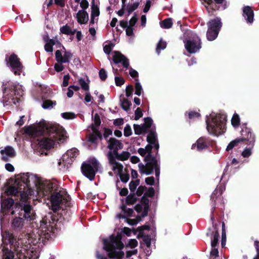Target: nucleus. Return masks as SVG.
<instances>
[{
	"instance_id": "obj_1",
	"label": "nucleus",
	"mask_w": 259,
	"mask_h": 259,
	"mask_svg": "<svg viewBox=\"0 0 259 259\" xmlns=\"http://www.w3.org/2000/svg\"><path fill=\"white\" fill-rule=\"evenodd\" d=\"M11 222V228L15 231H21L24 225V220L31 221L35 219V213L32 206L28 203L17 202L15 209L11 212V215H16Z\"/></svg>"
},
{
	"instance_id": "obj_2",
	"label": "nucleus",
	"mask_w": 259,
	"mask_h": 259,
	"mask_svg": "<svg viewBox=\"0 0 259 259\" xmlns=\"http://www.w3.org/2000/svg\"><path fill=\"white\" fill-rule=\"evenodd\" d=\"M46 130L48 138H44L39 142L41 148L49 150L54 147L56 141L64 142L66 139V132L58 124H46L43 127V132Z\"/></svg>"
},
{
	"instance_id": "obj_3",
	"label": "nucleus",
	"mask_w": 259,
	"mask_h": 259,
	"mask_svg": "<svg viewBox=\"0 0 259 259\" xmlns=\"http://www.w3.org/2000/svg\"><path fill=\"white\" fill-rule=\"evenodd\" d=\"M122 235L118 233L116 236L112 235L110 240H104V249L108 252V256L110 258L122 259L124 253L121 250L124 247L122 241Z\"/></svg>"
},
{
	"instance_id": "obj_4",
	"label": "nucleus",
	"mask_w": 259,
	"mask_h": 259,
	"mask_svg": "<svg viewBox=\"0 0 259 259\" xmlns=\"http://www.w3.org/2000/svg\"><path fill=\"white\" fill-rule=\"evenodd\" d=\"M227 116L217 114L206 120V128L209 134L218 136L225 132Z\"/></svg>"
},
{
	"instance_id": "obj_5",
	"label": "nucleus",
	"mask_w": 259,
	"mask_h": 259,
	"mask_svg": "<svg viewBox=\"0 0 259 259\" xmlns=\"http://www.w3.org/2000/svg\"><path fill=\"white\" fill-rule=\"evenodd\" d=\"M241 135L245 137V141L243 143L247 145L248 147L244 149L241 153L242 156L244 158L249 157L252 154V149L254 146L255 142V136L253 134L250 128L247 126V123H243L242 125V130L241 131Z\"/></svg>"
},
{
	"instance_id": "obj_6",
	"label": "nucleus",
	"mask_w": 259,
	"mask_h": 259,
	"mask_svg": "<svg viewBox=\"0 0 259 259\" xmlns=\"http://www.w3.org/2000/svg\"><path fill=\"white\" fill-rule=\"evenodd\" d=\"M58 217L52 213L45 216L40 222V227L44 232V236L46 239L49 240L51 238L52 233H54V230L56 228Z\"/></svg>"
},
{
	"instance_id": "obj_7",
	"label": "nucleus",
	"mask_w": 259,
	"mask_h": 259,
	"mask_svg": "<svg viewBox=\"0 0 259 259\" xmlns=\"http://www.w3.org/2000/svg\"><path fill=\"white\" fill-rule=\"evenodd\" d=\"M222 194V191L221 189H215L214 190V191L211 195L210 199L212 200V208L211 209L210 220L212 224L213 230H211V229H208V232L206 234L207 236H212V235L213 234V233L216 232V231L219 232L218 225L216 223H214L215 220L214 212L215 211V207L217 205L216 200L218 199H221V196Z\"/></svg>"
},
{
	"instance_id": "obj_8",
	"label": "nucleus",
	"mask_w": 259,
	"mask_h": 259,
	"mask_svg": "<svg viewBox=\"0 0 259 259\" xmlns=\"http://www.w3.org/2000/svg\"><path fill=\"white\" fill-rule=\"evenodd\" d=\"M203 2V4L206 8L208 13L212 15L214 12L221 9L222 10L227 8V2L226 0H200Z\"/></svg>"
},
{
	"instance_id": "obj_9",
	"label": "nucleus",
	"mask_w": 259,
	"mask_h": 259,
	"mask_svg": "<svg viewBox=\"0 0 259 259\" xmlns=\"http://www.w3.org/2000/svg\"><path fill=\"white\" fill-rule=\"evenodd\" d=\"M140 172L141 174H145L149 175L153 172L154 169L155 172V176L157 180L159 179L160 175V164L158 160H155L152 162H147L146 165L140 163L138 165Z\"/></svg>"
},
{
	"instance_id": "obj_10",
	"label": "nucleus",
	"mask_w": 259,
	"mask_h": 259,
	"mask_svg": "<svg viewBox=\"0 0 259 259\" xmlns=\"http://www.w3.org/2000/svg\"><path fill=\"white\" fill-rule=\"evenodd\" d=\"M5 60L7 65L11 68V70L16 75H20L22 71L23 65L17 55L13 53L10 56L6 55Z\"/></svg>"
},
{
	"instance_id": "obj_11",
	"label": "nucleus",
	"mask_w": 259,
	"mask_h": 259,
	"mask_svg": "<svg viewBox=\"0 0 259 259\" xmlns=\"http://www.w3.org/2000/svg\"><path fill=\"white\" fill-rule=\"evenodd\" d=\"M98 168L99 163L95 160L92 162V165L90 163L83 162L81 166V170L85 177L90 181H93Z\"/></svg>"
},
{
	"instance_id": "obj_12",
	"label": "nucleus",
	"mask_w": 259,
	"mask_h": 259,
	"mask_svg": "<svg viewBox=\"0 0 259 259\" xmlns=\"http://www.w3.org/2000/svg\"><path fill=\"white\" fill-rule=\"evenodd\" d=\"M214 143L215 142L209 137L202 136L198 139L196 142L192 144L191 149H196L197 151L201 152L203 150L208 149L210 146H213Z\"/></svg>"
},
{
	"instance_id": "obj_13",
	"label": "nucleus",
	"mask_w": 259,
	"mask_h": 259,
	"mask_svg": "<svg viewBox=\"0 0 259 259\" xmlns=\"http://www.w3.org/2000/svg\"><path fill=\"white\" fill-rule=\"evenodd\" d=\"M57 188V185L50 181L38 182V191L44 196H50Z\"/></svg>"
},
{
	"instance_id": "obj_14",
	"label": "nucleus",
	"mask_w": 259,
	"mask_h": 259,
	"mask_svg": "<svg viewBox=\"0 0 259 259\" xmlns=\"http://www.w3.org/2000/svg\"><path fill=\"white\" fill-rule=\"evenodd\" d=\"M22 186V185L21 184L20 187L15 186H10L6 189V193L8 196H17L20 195L21 202H19L27 203L26 201L28 198V196L24 190H22L23 188L21 187Z\"/></svg>"
},
{
	"instance_id": "obj_15",
	"label": "nucleus",
	"mask_w": 259,
	"mask_h": 259,
	"mask_svg": "<svg viewBox=\"0 0 259 259\" xmlns=\"http://www.w3.org/2000/svg\"><path fill=\"white\" fill-rule=\"evenodd\" d=\"M185 47L187 52L190 54L195 53L201 48L200 38L196 36L185 42Z\"/></svg>"
},
{
	"instance_id": "obj_16",
	"label": "nucleus",
	"mask_w": 259,
	"mask_h": 259,
	"mask_svg": "<svg viewBox=\"0 0 259 259\" xmlns=\"http://www.w3.org/2000/svg\"><path fill=\"white\" fill-rule=\"evenodd\" d=\"M50 200L53 206L59 208L61 204L65 205L68 202V199L60 192H57L56 189L50 196Z\"/></svg>"
},
{
	"instance_id": "obj_17",
	"label": "nucleus",
	"mask_w": 259,
	"mask_h": 259,
	"mask_svg": "<svg viewBox=\"0 0 259 259\" xmlns=\"http://www.w3.org/2000/svg\"><path fill=\"white\" fill-rule=\"evenodd\" d=\"M14 200L10 197L2 199L1 202V213L4 215L11 214V212L15 209L16 203Z\"/></svg>"
},
{
	"instance_id": "obj_18",
	"label": "nucleus",
	"mask_w": 259,
	"mask_h": 259,
	"mask_svg": "<svg viewBox=\"0 0 259 259\" xmlns=\"http://www.w3.org/2000/svg\"><path fill=\"white\" fill-rule=\"evenodd\" d=\"M108 144L107 148L110 150L109 152H111L114 154V152H118L119 150H121L123 147V143L119 140L115 138H110L107 140Z\"/></svg>"
},
{
	"instance_id": "obj_19",
	"label": "nucleus",
	"mask_w": 259,
	"mask_h": 259,
	"mask_svg": "<svg viewBox=\"0 0 259 259\" xmlns=\"http://www.w3.org/2000/svg\"><path fill=\"white\" fill-rule=\"evenodd\" d=\"M112 60L115 64L122 63L123 67L125 68H128L130 66L128 59L119 51L114 52Z\"/></svg>"
},
{
	"instance_id": "obj_20",
	"label": "nucleus",
	"mask_w": 259,
	"mask_h": 259,
	"mask_svg": "<svg viewBox=\"0 0 259 259\" xmlns=\"http://www.w3.org/2000/svg\"><path fill=\"white\" fill-rule=\"evenodd\" d=\"M63 49L65 50L64 55L62 56L60 50H57L55 52V59L57 62L68 63L73 56V54L70 51H66L64 47Z\"/></svg>"
},
{
	"instance_id": "obj_21",
	"label": "nucleus",
	"mask_w": 259,
	"mask_h": 259,
	"mask_svg": "<svg viewBox=\"0 0 259 259\" xmlns=\"http://www.w3.org/2000/svg\"><path fill=\"white\" fill-rule=\"evenodd\" d=\"M78 155V150L76 148H72L63 156L62 159L65 163L71 164Z\"/></svg>"
},
{
	"instance_id": "obj_22",
	"label": "nucleus",
	"mask_w": 259,
	"mask_h": 259,
	"mask_svg": "<svg viewBox=\"0 0 259 259\" xmlns=\"http://www.w3.org/2000/svg\"><path fill=\"white\" fill-rule=\"evenodd\" d=\"M34 180V183H35L36 181V178L34 175L30 174L29 172L26 174H23L21 177V182L23 183V190H25L26 188L30 189L31 184L30 179Z\"/></svg>"
},
{
	"instance_id": "obj_23",
	"label": "nucleus",
	"mask_w": 259,
	"mask_h": 259,
	"mask_svg": "<svg viewBox=\"0 0 259 259\" xmlns=\"http://www.w3.org/2000/svg\"><path fill=\"white\" fill-rule=\"evenodd\" d=\"M242 15L247 23L251 24L254 21V12L251 7L247 6L243 8Z\"/></svg>"
},
{
	"instance_id": "obj_24",
	"label": "nucleus",
	"mask_w": 259,
	"mask_h": 259,
	"mask_svg": "<svg viewBox=\"0 0 259 259\" xmlns=\"http://www.w3.org/2000/svg\"><path fill=\"white\" fill-rule=\"evenodd\" d=\"M207 25L208 27L212 29L217 30L218 31L220 32L222 26L221 19L220 17H216L214 19H210L207 23Z\"/></svg>"
},
{
	"instance_id": "obj_25",
	"label": "nucleus",
	"mask_w": 259,
	"mask_h": 259,
	"mask_svg": "<svg viewBox=\"0 0 259 259\" xmlns=\"http://www.w3.org/2000/svg\"><path fill=\"white\" fill-rule=\"evenodd\" d=\"M144 149L146 150V152L147 153L144 158V161L149 162L158 160L157 156H155L154 154H152V150L153 149V145L148 144Z\"/></svg>"
},
{
	"instance_id": "obj_26",
	"label": "nucleus",
	"mask_w": 259,
	"mask_h": 259,
	"mask_svg": "<svg viewBox=\"0 0 259 259\" xmlns=\"http://www.w3.org/2000/svg\"><path fill=\"white\" fill-rule=\"evenodd\" d=\"M77 22L80 24H86L89 20V15L85 10H79L76 15Z\"/></svg>"
},
{
	"instance_id": "obj_27",
	"label": "nucleus",
	"mask_w": 259,
	"mask_h": 259,
	"mask_svg": "<svg viewBox=\"0 0 259 259\" xmlns=\"http://www.w3.org/2000/svg\"><path fill=\"white\" fill-rule=\"evenodd\" d=\"M245 137H244L243 136H241V138H237L231 142H230L229 144L228 145L227 148H226V151H229L230 150H232L233 148H234L235 147L237 146L239 144L243 143V142H245Z\"/></svg>"
},
{
	"instance_id": "obj_28",
	"label": "nucleus",
	"mask_w": 259,
	"mask_h": 259,
	"mask_svg": "<svg viewBox=\"0 0 259 259\" xmlns=\"http://www.w3.org/2000/svg\"><path fill=\"white\" fill-rule=\"evenodd\" d=\"M24 129L25 134L31 136H37L43 133V131H38L36 127L32 126H25Z\"/></svg>"
},
{
	"instance_id": "obj_29",
	"label": "nucleus",
	"mask_w": 259,
	"mask_h": 259,
	"mask_svg": "<svg viewBox=\"0 0 259 259\" xmlns=\"http://www.w3.org/2000/svg\"><path fill=\"white\" fill-rule=\"evenodd\" d=\"M147 141L148 144L152 145L158 142L157 135L154 130H151L149 131V134L147 136Z\"/></svg>"
},
{
	"instance_id": "obj_30",
	"label": "nucleus",
	"mask_w": 259,
	"mask_h": 259,
	"mask_svg": "<svg viewBox=\"0 0 259 259\" xmlns=\"http://www.w3.org/2000/svg\"><path fill=\"white\" fill-rule=\"evenodd\" d=\"M1 154L3 155L6 154L10 157H14L16 156V153L14 148L10 146H7L4 150H1Z\"/></svg>"
},
{
	"instance_id": "obj_31",
	"label": "nucleus",
	"mask_w": 259,
	"mask_h": 259,
	"mask_svg": "<svg viewBox=\"0 0 259 259\" xmlns=\"http://www.w3.org/2000/svg\"><path fill=\"white\" fill-rule=\"evenodd\" d=\"M14 240L15 238L13 234L8 231L5 232V234L3 235V241L7 244H13Z\"/></svg>"
},
{
	"instance_id": "obj_32",
	"label": "nucleus",
	"mask_w": 259,
	"mask_h": 259,
	"mask_svg": "<svg viewBox=\"0 0 259 259\" xmlns=\"http://www.w3.org/2000/svg\"><path fill=\"white\" fill-rule=\"evenodd\" d=\"M219 31L213 29H211L208 27L207 31L206 32V37L208 40L212 41L214 40L218 36Z\"/></svg>"
},
{
	"instance_id": "obj_33",
	"label": "nucleus",
	"mask_w": 259,
	"mask_h": 259,
	"mask_svg": "<svg viewBox=\"0 0 259 259\" xmlns=\"http://www.w3.org/2000/svg\"><path fill=\"white\" fill-rule=\"evenodd\" d=\"M150 229V226L149 225H144L141 226H140L137 228V230H134L133 233L135 235L137 233V231L139 232V234H138L137 238H140L144 235V230L149 231Z\"/></svg>"
},
{
	"instance_id": "obj_34",
	"label": "nucleus",
	"mask_w": 259,
	"mask_h": 259,
	"mask_svg": "<svg viewBox=\"0 0 259 259\" xmlns=\"http://www.w3.org/2000/svg\"><path fill=\"white\" fill-rule=\"evenodd\" d=\"M114 155L116 157L117 159L120 161H125L127 160L130 156V153L128 151H122L119 154L118 152H114Z\"/></svg>"
},
{
	"instance_id": "obj_35",
	"label": "nucleus",
	"mask_w": 259,
	"mask_h": 259,
	"mask_svg": "<svg viewBox=\"0 0 259 259\" xmlns=\"http://www.w3.org/2000/svg\"><path fill=\"white\" fill-rule=\"evenodd\" d=\"M120 106L122 109L126 111H128L130 109L132 103L127 99L123 98L120 99Z\"/></svg>"
},
{
	"instance_id": "obj_36",
	"label": "nucleus",
	"mask_w": 259,
	"mask_h": 259,
	"mask_svg": "<svg viewBox=\"0 0 259 259\" xmlns=\"http://www.w3.org/2000/svg\"><path fill=\"white\" fill-rule=\"evenodd\" d=\"M47 42L45 44L44 48L45 50L47 52H52L53 51V46L56 44V41L53 39H45Z\"/></svg>"
},
{
	"instance_id": "obj_37",
	"label": "nucleus",
	"mask_w": 259,
	"mask_h": 259,
	"mask_svg": "<svg viewBox=\"0 0 259 259\" xmlns=\"http://www.w3.org/2000/svg\"><path fill=\"white\" fill-rule=\"evenodd\" d=\"M138 200V198L136 197L135 193H131L128 195L125 199V203L128 205H133L135 204Z\"/></svg>"
},
{
	"instance_id": "obj_38",
	"label": "nucleus",
	"mask_w": 259,
	"mask_h": 259,
	"mask_svg": "<svg viewBox=\"0 0 259 259\" xmlns=\"http://www.w3.org/2000/svg\"><path fill=\"white\" fill-rule=\"evenodd\" d=\"M60 30L62 33L66 35H74L76 31V29L72 30L70 27L67 24L61 27Z\"/></svg>"
},
{
	"instance_id": "obj_39",
	"label": "nucleus",
	"mask_w": 259,
	"mask_h": 259,
	"mask_svg": "<svg viewBox=\"0 0 259 259\" xmlns=\"http://www.w3.org/2000/svg\"><path fill=\"white\" fill-rule=\"evenodd\" d=\"M3 259H14V254L11 249L4 247L3 249Z\"/></svg>"
},
{
	"instance_id": "obj_40",
	"label": "nucleus",
	"mask_w": 259,
	"mask_h": 259,
	"mask_svg": "<svg viewBox=\"0 0 259 259\" xmlns=\"http://www.w3.org/2000/svg\"><path fill=\"white\" fill-rule=\"evenodd\" d=\"M172 21L170 18H166L160 22V26L164 29H169L172 27Z\"/></svg>"
},
{
	"instance_id": "obj_41",
	"label": "nucleus",
	"mask_w": 259,
	"mask_h": 259,
	"mask_svg": "<svg viewBox=\"0 0 259 259\" xmlns=\"http://www.w3.org/2000/svg\"><path fill=\"white\" fill-rule=\"evenodd\" d=\"M91 9V16H92V17H98L99 16V8L97 5L95 4L94 0H92Z\"/></svg>"
},
{
	"instance_id": "obj_42",
	"label": "nucleus",
	"mask_w": 259,
	"mask_h": 259,
	"mask_svg": "<svg viewBox=\"0 0 259 259\" xmlns=\"http://www.w3.org/2000/svg\"><path fill=\"white\" fill-rule=\"evenodd\" d=\"M231 124L234 128L238 127L240 124V118L239 115L234 113L231 119Z\"/></svg>"
},
{
	"instance_id": "obj_43",
	"label": "nucleus",
	"mask_w": 259,
	"mask_h": 259,
	"mask_svg": "<svg viewBox=\"0 0 259 259\" xmlns=\"http://www.w3.org/2000/svg\"><path fill=\"white\" fill-rule=\"evenodd\" d=\"M213 237L211 238V245L212 247H217L219 245V238L220 237L219 233L216 231V232L212 235Z\"/></svg>"
},
{
	"instance_id": "obj_44",
	"label": "nucleus",
	"mask_w": 259,
	"mask_h": 259,
	"mask_svg": "<svg viewBox=\"0 0 259 259\" xmlns=\"http://www.w3.org/2000/svg\"><path fill=\"white\" fill-rule=\"evenodd\" d=\"M17 87V85L16 84L13 83H9L7 87L4 88V92L6 93L7 91H9L12 95H13Z\"/></svg>"
},
{
	"instance_id": "obj_45",
	"label": "nucleus",
	"mask_w": 259,
	"mask_h": 259,
	"mask_svg": "<svg viewBox=\"0 0 259 259\" xmlns=\"http://www.w3.org/2000/svg\"><path fill=\"white\" fill-rule=\"evenodd\" d=\"M141 204L144 206V209L149 210V200L147 197L143 195L140 200Z\"/></svg>"
},
{
	"instance_id": "obj_46",
	"label": "nucleus",
	"mask_w": 259,
	"mask_h": 259,
	"mask_svg": "<svg viewBox=\"0 0 259 259\" xmlns=\"http://www.w3.org/2000/svg\"><path fill=\"white\" fill-rule=\"evenodd\" d=\"M222 240L221 245L222 247H224L226 245V234L225 230V224L224 222H222Z\"/></svg>"
},
{
	"instance_id": "obj_47",
	"label": "nucleus",
	"mask_w": 259,
	"mask_h": 259,
	"mask_svg": "<svg viewBox=\"0 0 259 259\" xmlns=\"http://www.w3.org/2000/svg\"><path fill=\"white\" fill-rule=\"evenodd\" d=\"M166 47V43L163 41L162 38L158 42L156 49V51L158 54L160 53L161 50H164Z\"/></svg>"
},
{
	"instance_id": "obj_48",
	"label": "nucleus",
	"mask_w": 259,
	"mask_h": 259,
	"mask_svg": "<svg viewBox=\"0 0 259 259\" xmlns=\"http://www.w3.org/2000/svg\"><path fill=\"white\" fill-rule=\"evenodd\" d=\"M107 156L110 164L116 165L117 164H118V162L116 161V159H117L115 155H114V154H113V153L108 152Z\"/></svg>"
},
{
	"instance_id": "obj_49",
	"label": "nucleus",
	"mask_w": 259,
	"mask_h": 259,
	"mask_svg": "<svg viewBox=\"0 0 259 259\" xmlns=\"http://www.w3.org/2000/svg\"><path fill=\"white\" fill-rule=\"evenodd\" d=\"M56 101H53L50 100H47L43 102L42 107L44 109H48L50 107H53V106L56 105Z\"/></svg>"
},
{
	"instance_id": "obj_50",
	"label": "nucleus",
	"mask_w": 259,
	"mask_h": 259,
	"mask_svg": "<svg viewBox=\"0 0 259 259\" xmlns=\"http://www.w3.org/2000/svg\"><path fill=\"white\" fill-rule=\"evenodd\" d=\"M79 84L82 90L85 91H89L90 89L89 83H87L84 79L80 78L78 80Z\"/></svg>"
},
{
	"instance_id": "obj_51",
	"label": "nucleus",
	"mask_w": 259,
	"mask_h": 259,
	"mask_svg": "<svg viewBox=\"0 0 259 259\" xmlns=\"http://www.w3.org/2000/svg\"><path fill=\"white\" fill-rule=\"evenodd\" d=\"M98 140L99 137L97 136L91 134L89 136L88 141L93 144L97 145Z\"/></svg>"
},
{
	"instance_id": "obj_52",
	"label": "nucleus",
	"mask_w": 259,
	"mask_h": 259,
	"mask_svg": "<svg viewBox=\"0 0 259 259\" xmlns=\"http://www.w3.org/2000/svg\"><path fill=\"white\" fill-rule=\"evenodd\" d=\"M92 130L93 131V133H92L91 134L98 136L99 140L102 141L103 139V136L101 133L99 131V130L93 125L92 126Z\"/></svg>"
},
{
	"instance_id": "obj_53",
	"label": "nucleus",
	"mask_w": 259,
	"mask_h": 259,
	"mask_svg": "<svg viewBox=\"0 0 259 259\" xmlns=\"http://www.w3.org/2000/svg\"><path fill=\"white\" fill-rule=\"evenodd\" d=\"M142 92H143V89L141 84L139 82H136L135 83V94L137 96H140Z\"/></svg>"
},
{
	"instance_id": "obj_54",
	"label": "nucleus",
	"mask_w": 259,
	"mask_h": 259,
	"mask_svg": "<svg viewBox=\"0 0 259 259\" xmlns=\"http://www.w3.org/2000/svg\"><path fill=\"white\" fill-rule=\"evenodd\" d=\"M147 191L144 194V195L146 197L152 198L155 195V190L153 187H149L146 190Z\"/></svg>"
},
{
	"instance_id": "obj_55",
	"label": "nucleus",
	"mask_w": 259,
	"mask_h": 259,
	"mask_svg": "<svg viewBox=\"0 0 259 259\" xmlns=\"http://www.w3.org/2000/svg\"><path fill=\"white\" fill-rule=\"evenodd\" d=\"M123 134L125 137H129L132 135V131L130 124H126L124 128Z\"/></svg>"
},
{
	"instance_id": "obj_56",
	"label": "nucleus",
	"mask_w": 259,
	"mask_h": 259,
	"mask_svg": "<svg viewBox=\"0 0 259 259\" xmlns=\"http://www.w3.org/2000/svg\"><path fill=\"white\" fill-rule=\"evenodd\" d=\"M61 116L66 119H72L75 117V114L72 112H64L61 114Z\"/></svg>"
},
{
	"instance_id": "obj_57",
	"label": "nucleus",
	"mask_w": 259,
	"mask_h": 259,
	"mask_svg": "<svg viewBox=\"0 0 259 259\" xmlns=\"http://www.w3.org/2000/svg\"><path fill=\"white\" fill-rule=\"evenodd\" d=\"M114 46V45L113 43L105 45L103 48L104 52L106 54L109 55Z\"/></svg>"
},
{
	"instance_id": "obj_58",
	"label": "nucleus",
	"mask_w": 259,
	"mask_h": 259,
	"mask_svg": "<svg viewBox=\"0 0 259 259\" xmlns=\"http://www.w3.org/2000/svg\"><path fill=\"white\" fill-rule=\"evenodd\" d=\"M99 75L102 81H105L107 77V74L105 69L103 68L101 69L99 72Z\"/></svg>"
},
{
	"instance_id": "obj_59",
	"label": "nucleus",
	"mask_w": 259,
	"mask_h": 259,
	"mask_svg": "<svg viewBox=\"0 0 259 259\" xmlns=\"http://www.w3.org/2000/svg\"><path fill=\"white\" fill-rule=\"evenodd\" d=\"M200 116V114L196 111H192L188 113V117L190 119L199 118Z\"/></svg>"
},
{
	"instance_id": "obj_60",
	"label": "nucleus",
	"mask_w": 259,
	"mask_h": 259,
	"mask_svg": "<svg viewBox=\"0 0 259 259\" xmlns=\"http://www.w3.org/2000/svg\"><path fill=\"white\" fill-rule=\"evenodd\" d=\"M147 189V188L146 186L141 185L138 188L136 192L135 193L138 196H141L143 194L144 191L146 190Z\"/></svg>"
},
{
	"instance_id": "obj_61",
	"label": "nucleus",
	"mask_w": 259,
	"mask_h": 259,
	"mask_svg": "<svg viewBox=\"0 0 259 259\" xmlns=\"http://www.w3.org/2000/svg\"><path fill=\"white\" fill-rule=\"evenodd\" d=\"M63 63H64L57 62V63L55 64L54 69L57 72H59L64 70V66L62 65Z\"/></svg>"
},
{
	"instance_id": "obj_62",
	"label": "nucleus",
	"mask_w": 259,
	"mask_h": 259,
	"mask_svg": "<svg viewBox=\"0 0 259 259\" xmlns=\"http://www.w3.org/2000/svg\"><path fill=\"white\" fill-rule=\"evenodd\" d=\"M120 177V180L124 183L128 182L130 179V175L128 173L123 174L121 173L118 175Z\"/></svg>"
},
{
	"instance_id": "obj_63",
	"label": "nucleus",
	"mask_w": 259,
	"mask_h": 259,
	"mask_svg": "<svg viewBox=\"0 0 259 259\" xmlns=\"http://www.w3.org/2000/svg\"><path fill=\"white\" fill-rule=\"evenodd\" d=\"M143 112L140 107L137 108L135 112V120H138L143 116Z\"/></svg>"
},
{
	"instance_id": "obj_64",
	"label": "nucleus",
	"mask_w": 259,
	"mask_h": 259,
	"mask_svg": "<svg viewBox=\"0 0 259 259\" xmlns=\"http://www.w3.org/2000/svg\"><path fill=\"white\" fill-rule=\"evenodd\" d=\"M254 246L255 247L256 254L253 259H259V241L255 240L254 242Z\"/></svg>"
}]
</instances>
